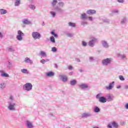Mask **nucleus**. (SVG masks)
<instances>
[{
	"label": "nucleus",
	"instance_id": "16",
	"mask_svg": "<svg viewBox=\"0 0 128 128\" xmlns=\"http://www.w3.org/2000/svg\"><path fill=\"white\" fill-rule=\"evenodd\" d=\"M22 24H23L22 26H24L25 24H30V21L28 19H24L22 20Z\"/></svg>",
	"mask_w": 128,
	"mask_h": 128
},
{
	"label": "nucleus",
	"instance_id": "40",
	"mask_svg": "<svg viewBox=\"0 0 128 128\" xmlns=\"http://www.w3.org/2000/svg\"><path fill=\"white\" fill-rule=\"evenodd\" d=\"M82 46H88V43L84 41H82Z\"/></svg>",
	"mask_w": 128,
	"mask_h": 128
},
{
	"label": "nucleus",
	"instance_id": "5",
	"mask_svg": "<svg viewBox=\"0 0 128 128\" xmlns=\"http://www.w3.org/2000/svg\"><path fill=\"white\" fill-rule=\"evenodd\" d=\"M23 88L27 92H30V90H32V83L30 82L26 83L25 84H24Z\"/></svg>",
	"mask_w": 128,
	"mask_h": 128
},
{
	"label": "nucleus",
	"instance_id": "64",
	"mask_svg": "<svg viewBox=\"0 0 128 128\" xmlns=\"http://www.w3.org/2000/svg\"><path fill=\"white\" fill-rule=\"evenodd\" d=\"M42 26H44V22H42Z\"/></svg>",
	"mask_w": 128,
	"mask_h": 128
},
{
	"label": "nucleus",
	"instance_id": "53",
	"mask_svg": "<svg viewBox=\"0 0 128 128\" xmlns=\"http://www.w3.org/2000/svg\"><path fill=\"white\" fill-rule=\"evenodd\" d=\"M68 70H72V66H68Z\"/></svg>",
	"mask_w": 128,
	"mask_h": 128
},
{
	"label": "nucleus",
	"instance_id": "20",
	"mask_svg": "<svg viewBox=\"0 0 128 128\" xmlns=\"http://www.w3.org/2000/svg\"><path fill=\"white\" fill-rule=\"evenodd\" d=\"M58 4V1L56 0H52V2H51V4L52 8H56V4Z\"/></svg>",
	"mask_w": 128,
	"mask_h": 128
},
{
	"label": "nucleus",
	"instance_id": "38",
	"mask_svg": "<svg viewBox=\"0 0 128 128\" xmlns=\"http://www.w3.org/2000/svg\"><path fill=\"white\" fill-rule=\"evenodd\" d=\"M51 34H52L53 36H54V38H58V34L54 33V32L52 31L51 32Z\"/></svg>",
	"mask_w": 128,
	"mask_h": 128
},
{
	"label": "nucleus",
	"instance_id": "50",
	"mask_svg": "<svg viewBox=\"0 0 128 128\" xmlns=\"http://www.w3.org/2000/svg\"><path fill=\"white\" fill-rule=\"evenodd\" d=\"M117 2L120 4H122V2H124V0H117Z\"/></svg>",
	"mask_w": 128,
	"mask_h": 128
},
{
	"label": "nucleus",
	"instance_id": "13",
	"mask_svg": "<svg viewBox=\"0 0 128 128\" xmlns=\"http://www.w3.org/2000/svg\"><path fill=\"white\" fill-rule=\"evenodd\" d=\"M0 74L2 78H10V75H8V74L6 73L4 70H0Z\"/></svg>",
	"mask_w": 128,
	"mask_h": 128
},
{
	"label": "nucleus",
	"instance_id": "19",
	"mask_svg": "<svg viewBox=\"0 0 128 128\" xmlns=\"http://www.w3.org/2000/svg\"><path fill=\"white\" fill-rule=\"evenodd\" d=\"M24 62H26V64H33L32 60L28 57L25 58Z\"/></svg>",
	"mask_w": 128,
	"mask_h": 128
},
{
	"label": "nucleus",
	"instance_id": "47",
	"mask_svg": "<svg viewBox=\"0 0 128 128\" xmlns=\"http://www.w3.org/2000/svg\"><path fill=\"white\" fill-rule=\"evenodd\" d=\"M119 78L120 80H124V76H119Z\"/></svg>",
	"mask_w": 128,
	"mask_h": 128
},
{
	"label": "nucleus",
	"instance_id": "3",
	"mask_svg": "<svg viewBox=\"0 0 128 128\" xmlns=\"http://www.w3.org/2000/svg\"><path fill=\"white\" fill-rule=\"evenodd\" d=\"M90 39L91 40L89 41L88 44L89 46H90L91 48H94V44H96V42H98V38L94 36H90Z\"/></svg>",
	"mask_w": 128,
	"mask_h": 128
},
{
	"label": "nucleus",
	"instance_id": "4",
	"mask_svg": "<svg viewBox=\"0 0 128 128\" xmlns=\"http://www.w3.org/2000/svg\"><path fill=\"white\" fill-rule=\"evenodd\" d=\"M102 62L103 66H108V64H110L112 62V58H110L102 60Z\"/></svg>",
	"mask_w": 128,
	"mask_h": 128
},
{
	"label": "nucleus",
	"instance_id": "63",
	"mask_svg": "<svg viewBox=\"0 0 128 128\" xmlns=\"http://www.w3.org/2000/svg\"><path fill=\"white\" fill-rule=\"evenodd\" d=\"M0 38H2V34L0 32Z\"/></svg>",
	"mask_w": 128,
	"mask_h": 128
},
{
	"label": "nucleus",
	"instance_id": "2",
	"mask_svg": "<svg viewBox=\"0 0 128 128\" xmlns=\"http://www.w3.org/2000/svg\"><path fill=\"white\" fill-rule=\"evenodd\" d=\"M8 106L7 108L11 112H14L16 110V104L15 102H8Z\"/></svg>",
	"mask_w": 128,
	"mask_h": 128
},
{
	"label": "nucleus",
	"instance_id": "29",
	"mask_svg": "<svg viewBox=\"0 0 128 128\" xmlns=\"http://www.w3.org/2000/svg\"><path fill=\"white\" fill-rule=\"evenodd\" d=\"M94 112H100V109L97 106H96L94 110Z\"/></svg>",
	"mask_w": 128,
	"mask_h": 128
},
{
	"label": "nucleus",
	"instance_id": "42",
	"mask_svg": "<svg viewBox=\"0 0 128 128\" xmlns=\"http://www.w3.org/2000/svg\"><path fill=\"white\" fill-rule=\"evenodd\" d=\"M29 8L31 9V10H36V6H34V5H30L29 6Z\"/></svg>",
	"mask_w": 128,
	"mask_h": 128
},
{
	"label": "nucleus",
	"instance_id": "11",
	"mask_svg": "<svg viewBox=\"0 0 128 128\" xmlns=\"http://www.w3.org/2000/svg\"><path fill=\"white\" fill-rule=\"evenodd\" d=\"M59 78L63 82H68V76L63 74H60Z\"/></svg>",
	"mask_w": 128,
	"mask_h": 128
},
{
	"label": "nucleus",
	"instance_id": "33",
	"mask_svg": "<svg viewBox=\"0 0 128 128\" xmlns=\"http://www.w3.org/2000/svg\"><path fill=\"white\" fill-rule=\"evenodd\" d=\"M68 25L69 26H71V28H76V24L72 23V22H70L68 23Z\"/></svg>",
	"mask_w": 128,
	"mask_h": 128
},
{
	"label": "nucleus",
	"instance_id": "30",
	"mask_svg": "<svg viewBox=\"0 0 128 128\" xmlns=\"http://www.w3.org/2000/svg\"><path fill=\"white\" fill-rule=\"evenodd\" d=\"M112 124L113 128H118V124L116 122H112Z\"/></svg>",
	"mask_w": 128,
	"mask_h": 128
},
{
	"label": "nucleus",
	"instance_id": "35",
	"mask_svg": "<svg viewBox=\"0 0 128 128\" xmlns=\"http://www.w3.org/2000/svg\"><path fill=\"white\" fill-rule=\"evenodd\" d=\"M21 72L22 74H28V70H26V68L22 69Z\"/></svg>",
	"mask_w": 128,
	"mask_h": 128
},
{
	"label": "nucleus",
	"instance_id": "60",
	"mask_svg": "<svg viewBox=\"0 0 128 128\" xmlns=\"http://www.w3.org/2000/svg\"><path fill=\"white\" fill-rule=\"evenodd\" d=\"M50 62V60L48 59L45 60V62Z\"/></svg>",
	"mask_w": 128,
	"mask_h": 128
},
{
	"label": "nucleus",
	"instance_id": "48",
	"mask_svg": "<svg viewBox=\"0 0 128 128\" xmlns=\"http://www.w3.org/2000/svg\"><path fill=\"white\" fill-rule=\"evenodd\" d=\"M107 128H112V123L108 124L107 126Z\"/></svg>",
	"mask_w": 128,
	"mask_h": 128
},
{
	"label": "nucleus",
	"instance_id": "59",
	"mask_svg": "<svg viewBox=\"0 0 128 128\" xmlns=\"http://www.w3.org/2000/svg\"><path fill=\"white\" fill-rule=\"evenodd\" d=\"M79 72H84V70H82V69H80L79 70Z\"/></svg>",
	"mask_w": 128,
	"mask_h": 128
},
{
	"label": "nucleus",
	"instance_id": "21",
	"mask_svg": "<svg viewBox=\"0 0 128 128\" xmlns=\"http://www.w3.org/2000/svg\"><path fill=\"white\" fill-rule=\"evenodd\" d=\"M99 102L104 104L106 102V99L104 96H101L100 98Z\"/></svg>",
	"mask_w": 128,
	"mask_h": 128
},
{
	"label": "nucleus",
	"instance_id": "52",
	"mask_svg": "<svg viewBox=\"0 0 128 128\" xmlns=\"http://www.w3.org/2000/svg\"><path fill=\"white\" fill-rule=\"evenodd\" d=\"M89 20H90V22H92V20H94V19L92 18V16H89L88 17V18Z\"/></svg>",
	"mask_w": 128,
	"mask_h": 128
},
{
	"label": "nucleus",
	"instance_id": "8",
	"mask_svg": "<svg viewBox=\"0 0 128 128\" xmlns=\"http://www.w3.org/2000/svg\"><path fill=\"white\" fill-rule=\"evenodd\" d=\"M24 36V34L20 30H19L18 32V36H16V38L18 40L22 42V36Z\"/></svg>",
	"mask_w": 128,
	"mask_h": 128
},
{
	"label": "nucleus",
	"instance_id": "61",
	"mask_svg": "<svg viewBox=\"0 0 128 128\" xmlns=\"http://www.w3.org/2000/svg\"><path fill=\"white\" fill-rule=\"evenodd\" d=\"M76 62H80V60L79 58H77Z\"/></svg>",
	"mask_w": 128,
	"mask_h": 128
},
{
	"label": "nucleus",
	"instance_id": "36",
	"mask_svg": "<svg viewBox=\"0 0 128 128\" xmlns=\"http://www.w3.org/2000/svg\"><path fill=\"white\" fill-rule=\"evenodd\" d=\"M6 88V84L4 82H2L0 84V88L2 90H4Z\"/></svg>",
	"mask_w": 128,
	"mask_h": 128
},
{
	"label": "nucleus",
	"instance_id": "56",
	"mask_svg": "<svg viewBox=\"0 0 128 128\" xmlns=\"http://www.w3.org/2000/svg\"><path fill=\"white\" fill-rule=\"evenodd\" d=\"M124 88L125 90H128V85H126L124 86Z\"/></svg>",
	"mask_w": 128,
	"mask_h": 128
},
{
	"label": "nucleus",
	"instance_id": "10",
	"mask_svg": "<svg viewBox=\"0 0 128 128\" xmlns=\"http://www.w3.org/2000/svg\"><path fill=\"white\" fill-rule=\"evenodd\" d=\"M114 86V82H112L109 84L108 86H106L105 88L107 90H112Z\"/></svg>",
	"mask_w": 128,
	"mask_h": 128
},
{
	"label": "nucleus",
	"instance_id": "28",
	"mask_svg": "<svg viewBox=\"0 0 128 128\" xmlns=\"http://www.w3.org/2000/svg\"><path fill=\"white\" fill-rule=\"evenodd\" d=\"M8 64H7V68L8 70H11L12 68V64L10 61L8 62Z\"/></svg>",
	"mask_w": 128,
	"mask_h": 128
},
{
	"label": "nucleus",
	"instance_id": "24",
	"mask_svg": "<svg viewBox=\"0 0 128 128\" xmlns=\"http://www.w3.org/2000/svg\"><path fill=\"white\" fill-rule=\"evenodd\" d=\"M39 54L41 56L46 57V53L44 51L41 50Z\"/></svg>",
	"mask_w": 128,
	"mask_h": 128
},
{
	"label": "nucleus",
	"instance_id": "46",
	"mask_svg": "<svg viewBox=\"0 0 128 128\" xmlns=\"http://www.w3.org/2000/svg\"><path fill=\"white\" fill-rule=\"evenodd\" d=\"M81 24L82 26H86V24H88V22H81Z\"/></svg>",
	"mask_w": 128,
	"mask_h": 128
},
{
	"label": "nucleus",
	"instance_id": "62",
	"mask_svg": "<svg viewBox=\"0 0 128 128\" xmlns=\"http://www.w3.org/2000/svg\"><path fill=\"white\" fill-rule=\"evenodd\" d=\"M116 88H120V86H117Z\"/></svg>",
	"mask_w": 128,
	"mask_h": 128
},
{
	"label": "nucleus",
	"instance_id": "45",
	"mask_svg": "<svg viewBox=\"0 0 128 128\" xmlns=\"http://www.w3.org/2000/svg\"><path fill=\"white\" fill-rule=\"evenodd\" d=\"M46 60L44 59H42L40 60V62H41V64H46Z\"/></svg>",
	"mask_w": 128,
	"mask_h": 128
},
{
	"label": "nucleus",
	"instance_id": "39",
	"mask_svg": "<svg viewBox=\"0 0 128 128\" xmlns=\"http://www.w3.org/2000/svg\"><path fill=\"white\" fill-rule=\"evenodd\" d=\"M66 36H68L69 38H72V36H74V34L70 32L67 33Z\"/></svg>",
	"mask_w": 128,
	"mask_h": 128
},
{
	"label": "nucleus",
	"instance_id": "51",
	"mask_svg": "<svg viewBox=\"0 0 128 128\" xmlns=\"http://www.w3.org/2000/svg\"><path fill=\"white\" fill-rule=\"evenodd\" d=\"M124 108L126 110H128V103L126 104L124 106Z\"/></svg>",
	"mask_w": 128,
	"mask_h": 128
},
{
	"label": "nucleus",
	"instance_id": "44",
	"mask_svg": "<svg viewBox=\"0 0 128 128\" xmlns=\"http://www.w3.org/2000/svg\"><path fill=\"white\" fill-rule=\"evenodd\" d=\"M100 96H102V94H99L96 96V98L100 100Z\"/></svg>",
	"mask_w": 128,
	"mask_h": 128
},
{
	"label": "nucleus",
	"instance_id": "25",
	"mask_svg": "<svg viewBox=\"0 0 128 128\" xmlns=\"http://www.w3.org/2000/svg\"><path fill=\"white\" fill-rule=\"evenodd\" d=\"M8 14V10L4 9H0V14Z\"/></svg>",
	"mask_w": 128,
	"mask_h": 128
},
{
	"label": "nucleus",
	"instance_id": "9",
	"mask_svg": "<svg viewBox=\"0 0 128 128\" xmlns=\"http://www.w3.org/2000/svg\"><path fill=\"white\" fill-rule=\"evenodd\" d=\"M90 116H92V114L88 112H84L81 115L82 118H90Z\"/></svg>",
	"mask_w": 128,
	"mask_h": 128
},
{
	"label": "nucleus",
	"instance_id": "31",
	"mask_svg": "<svg viewBox=\"0 0 128 128\" xmlns=\"http://www.w3.org/2000/svg\"><path fill=\"white\" fill-rule=\"evenodd\" d=\"M127 20H128L126 18H122L120 21L121 24H126V22Z\"/></svg>",
	"mask_w": 128,
	"mask_h": 128
},
{
	"label": "nucleus",
	"instance_id": "41",
	"mask_svg": "<svg viewBox=\"0 0 128 128\" xmlns=\"http://www.w3.org/2000/svg\"><path fill=\"white\" fill-rule=\"evenodd\" d=\"M112 14H118V10H114L112 11Z\"/></svg>",
	"mask_w": 128,
	"mask_h": 128
},
{
	"label": "nucleus",
	"instance_id": "17",
	"mask_svg": "<svg viewBox=\"0 0 128 128\" xmlns=\"http://www.w3.org/2000/svg\"><path fill=\"white\" fill-rule=\"evenodd\" d=\"M96 13V10H88L86 11L87 14L92 15Z\"/></svg>",
	"mask_w": 128,
	"mask_h": 128
},
{
	"label": "nucleus",
	"instance_id": "7",
	"mask_svg": "<svg viewBox=\"0 0 128 128\" xmlns=\"http://www.w3.org/2000/svg\"><path fill=\"white\" fill-rule=\"evenodd\" d=\"M24 124L26 128H34V126L32 122L30 120H26L24 122Z\"/></svg>",
	"mask_w": 128,
	"mask_h": 128
},
{
	"label": "nucleus",
	"instance_id": "15",
	"mask_svg": "<svg viewBox=\"0 0 128 128\" xmlns=\"http://www.w3.org/2000/svg\"><path fill=\"white\" fill-rule=\"evenodd\" d=\"M102 46H104L105 48H110V45L108 44V43L106 42V41H102Z\"/></svg>",
	"mask_w": 128,
	"mask_h": 128
},
{
	"label": "nucleus",
	"instance_id": "18",
	"mask_svg": "<svg viewBox=\"0 0 128 128\" xmlns=\"http://www.w3.org/2000/svg\"><path fill=\"white\" fill-rule=\"evenodd\" d=\"M54 76V72H50L46 73V76L48 78H51V76Z\"/></svg>",
	"mask_w": 128,
	"mask_h": 128
},
{
	"label": "nucleus",
	"instance_id": "34",
	"mask_svg": "<svg viewBox=\"0 0 128 128\" xmlns=\"http://www.w3.org/2000/svg\"><path fill=\"white\" fill-rule=\"evenodd\" d=\"M8 52H14L16 51V50H14V49L12 47H8Z\"/></svg>",
	"mask_w": 128,
	"mask_h": 128
},
{
	"label": "nucleus",
	"instance_id": "27",
	"mask_svg": "<svg viewBox=\"0 0 128 128\" xmlns=\"http://www.w3.org/2000/svg\"><path fill=\"white\" fill-rule=\"evenodd\" d=\"M14 4L15 6H18L20 4V0H15Z\"/></svg>",
	"mask_w": 128,
	"mask_h": 128
},
{
	"label": "nucleus",
	"instance_id": "55",
	"mask_svg": "<svg viewBox=\"0 0 128 128\" xmlns=\"http://www.w3.org/2000/svg\"><path fill=\"white\" fill-rule=\"evenodd\" d=\"M54 67L56 68H58V64H54Z\"/></svg>",
	"mask_w": 128,
	"mask_h": 128
},
{
	"label": "nucleus",
	"instance_id": "58",
	"mask_svg": "<svg viewBox=\"0 0 128 128\" xmlns=\"http://www.w3.org/2000/svg\"><path fill=\"white\" fill-rule=\"evenodd\" d=\"M121 58H126V55H122L121 56Z\"/></svg>",
	"mask_w": 128,
	"mask_h": 128
},
{
	"label": "nucleus",
	"instance_id": "49",
	"mask_svg": "<svg viewBox=\"0 0 128 128\" xmlns=\"http://www.w3.org/2000/svg\"><path fill=\"white\" fill-rule=\"evenodd\" d=\"M12 100H14V96H10V101L9 102H12Z\"/></svg>",
	"mask_w": 128,
	"mask_h": 128
},
{
	"label": "nucleus",
	"instance_id": "1",
	"mask_svg": "<svg viewBox=\"0 0 128 128\" xmlns=\"http://www.w3.org/2000/svg\"><path fill=\"white\" fill-rule=\"evenodd\" d=\"M64 6V2H60L58 4V6L54 7V10L58 14H64V10L62 8Z\"/></svg>",
	"mask_w": 128,
	"mask_h": 128
},
{
	"label": "nucleus",
	"instance_id": "23",
	"mask_svg": "<svg viewBox=\"0 0 128 128\" xmlns=\"http://www.w3.org/2000/svg\"><path fill=\"white\" fill-rule=\"evenodd\" d=\"M78 82L76 80H73L70 81V84L71 86H74Z\"/></svg>",
	"mask_w": 128,
	"mask_h": 128
},
{
	"label": "nucleus",
	"instance_id": "14",
	"mask_svg": "<svg viewBox=\"0 0 128 128\" xmlns=\"http://www.w3.org/2000/svg\"><path fill=\"white\" fill-rule=\"evenodd\" d=\"M79 87L81 90H86V88H88V85L86 84H79Z\"/></svg>",
	"mask_w": 128,
	"mask_h": 128
},
{
	"label": "nucleus",
	"instance_id": "26",
	"mask_svg": "<svg viewBox=\"0 0 128 128\" xmlns=\"http://www.w3.org/2000/svg\"><path fill=\"white\" fill-rule=\"evenodd\" d=\"M80 18H81L82 20H87V18H88V17L86 16V13H84V14H82Z\"/></svg>",
	"mask_w": 128,
	"mask_h": 128
},
{
	"label": "nucleus",
	"instance_id": "6",
	"mask_svg": "<svg viewBox=\"0 0 128 128\" xmlns=\"http://www.w3.org/2000/svg\"><path fill=\"white\" fill-rule=\"evenodd\" d=\"M32 34L34 40H40L42 38V34L38 32H32Z\"/></svg>",
	"mask_w": 128,
	"mask_h": 128
},
{
	"label": "nucleus",
	"instance_id": "22",
	"mask_svg": "<svg viewBox=\"0 0 128 128\" xmlns=\"http://www.w3.org/2000/svg\"><path fill=\"white\" fill-rule=\"evenodd\" d=\"M56 14H58V12H56L50 11V14L52 18H56Z\"/></svg>",
	"mask_w": 128,
	"mask_h": 128
},
{
	"label": "nucleus",
	"instance_id": "12",
	"mask_svg": "<svg viewBox=\"0 0 128 128\" xmlns=\"http://www.w3.org/2000/svg\"><path fill=\"white\" fill-rule=\"evenodd\" d=\"M106 98L108 102H112V100H114V96L112 94H110L106 96Z\"/></svg>",
	"mask_w": 128,
	"mask_h": 128
},
{
	"label": "nucleus",
	"instance_id": "57",
	"mask_svg": "<svg viewBox=\"0 0 128 128\" xmlns=\"http://www.w3.org/2000/svg\"><path fill=\"white\" fill-rule=\"evenodd\" d=\"M105 22H110V20L108 19H106L105 20H104Z\"/></svg>",
	"mask_w": 128,
	"mask_h": 128
},
{
	"label": "nucleus",
	"instance_id": "32",
	"mask_svg": "<svg viewBox=\"0 0 128 128\" xmlns=\"http://www.w3.org/2000/svg\"><path fill=\"white\" fill-rule=\"evenodd\" d=\"M50 41L52 44H56V39H54V36L50 37Z\"/></svg>",
	"mask_w": 128,
	"mask_h": 128
},
{
	"label": "nucleus",
	"instance_id": "37",
	"mask_svg": "<svg viewBox=\"0 0 128 128\" xmlns=\"http://www.w3.org/2000/svg\"><path fill=\"white\" fill-rule=\"evenodd\" d=\"M52 52H58V49L56 47H52Z\"/></svg>",
	"mask_w": 128,
	"mask_h": 128
},
{
	"label": "nucleus",
	"instance_id": "54",
	"mask_svg": "<svg viewBox=\"0 0 128 128\" xmlns=\"http://www.w3.org/2000/svg\"><path fill=\"white\" fill-rule=\"evenodd\" d=\"M74 74V72H70L68 73V74H69V76H72V74Z\"/></svg>",
	"mask_w": 128,
	"mask_h": 128
},
{
	"label": "nucleus",
	"instance_id": "43",
	"mask_svg": "<svg viewBox=\"0 0 128 128\" xmlns=\"http://www.w3.org/2000/svg\"><path fill=\"white\" fill-rule=\"evenodd\" d=\"M94 57L91 56L89 58V61L92 62H94Z\"/></svg>",
	"mask_w": 128,
	"mask_h": 128
}]
</instances>
